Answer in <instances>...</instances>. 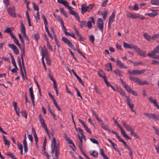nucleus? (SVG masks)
Wrapping results in <instances>:
<instances>
[{
  "mask_svg": "<svg viewBox=\"0 0 159 159\" xmlns=\"http://www.w3.org/2000/svg\"><path fill=\"white\" fill-rule=\"evenodd\" d=\"M51 147L52 153L53 154L54 151L55 152V158H54L52 159H58L59 156L60 155L59 144V143H56V139L54 137L52 139Z\"/></svg>",
  "mask_w": 159,
  "mask_h": 159,
  "instance_id": "obj_1",
  "label": "nucleus"
},
{
  "mask_svg": "<svg viewBox=\"0 0 159 159\" xmlns=\"http://www.w3.org/2000/svg\"><path fill=\"white\" fill-rule=\"evenodd\" d=\"M94 5L92 4H89L88 6L86 7V5L83 4L81 5V10L82 13L84 14L86 11H90L93 8Z\"/></svg>",
  "mask_w": 159,
  "mask_h": 159,
  "instance_id": "obj_2",
  "label": "nucleus"
},
{
  "mask_svg": "<svg viewBox=\"0 0 159 159\" xmlns=\"http://www.w3.org/2000/svg\"><path fill=\"white\" fill-rule=\"evenodd\" d=\"M146 70L143 69L141 70H134L132 71L130 70H128V73L132 75H140L145 73Z\"/></svg>",
  "mask_w": 159,
  "mask_h": 159,
  "instance_id": "obj_3",
  "label": "nucleus"
},
{
  "mask_svg": "<svg viewBox=\"0 0 159 159\" xmlns=\"http://www.w3.org/2000/svg\"><path fill=\"white\" fill-rule=\"evenodd\" d=\"M143 114L145 116L152 119L157 120H159V115L158 114H156L151 113H144Z\"/></svg>",
  "mask_w": 159,
  "mask_h": 159,
  "instance_id": "obj_4",
  "label": "nucleus"
},
{
  "mask_svg": "<svg viewBox=\"0 0 159 159\" xmlns=\"http://www.w3.org/2000/svg\"><path fill=\"white\" fill-rule=\"evenodd\" d=\"M98 28L102 32L103 29L104 25L102 20L100 18H98L97 22Z\"/></svg>",
  "mask_w": 159,
  "mask_h": 159,
  "instance_id": "obj_5",
  "label": "nucleus"
},
{
  "mask_svg": "<svg viewBox=\"0 0 159 159\" xmlns=\"http://www.w3.org/2000/svg\"><path fill=\"white\" fill-rule=\"evenodd\" d=\"M62 40L66 44H67L70 48H72L74 47L71 42L66 38L62 37Z\"/></svg>",
  "mask_w": 159,
  "mask_h": 159,
  "instance_id": "obj_6",
  "label": "nucleus"
},
{
  "mask_svg": "<svg viewBox=\"0 0 159 159\" xmlns=\"http://www.w3.org/2000/svg\"><path fill=\"white\" fill-rule=\"evenodd\" d=\"M135 50L138 54L141 56L145 57L146 56L145 52L142 50L137 46L135 48Z\"/></svg>",
  "mask_w": 159,
  "mask_h": 159,
  "instance_id": "obj_7",
  "label": "nucleus"
},
{
  "mask_svg": "<svg viewBox=\"0 0 159 159\" xmlns=\"http://www.w3.org/2000/svg\"><path fill=\"white\" fill-rule=\"evenodd\" d=\"M121 123L127 131L130 132L133 130L131 126L128 125L124 120H121Z\"/></svg>",
  "mask_w": 159,
  "mask_h": 159,
  "instance_id": "obj_8",
  "label": "nucleus"
},
{
  "mask_svg": "<svg viewBox=\"0 0 159 159\" xmlns=\"http://www.w3.org/2000/svg\"><path fill=\"white\" fill-rule=\"evenodd\" d=\"M25 47L24 46H22V47H21L20 48V49L21 51V58L22 60V63L23 64V67L24 68V70L25 72V70L24 68V59L23 58V56H25Z\"/></svg>",
  "mask_w": 159,
  "mask_h": 159,
  "instance_id": "obj_9",
  "label": "nucleus"
},
{
  "mask_svg": "<svg viewBox=\"0 0 159 159\" xmlns=\"http://www.w3.org/2000/svg\"><path fill=\"white\" fill-rule=\"evenodd\" d=\"M120 81L121 83L125 89L128 92H130L132 91V89L131 88L129 87L126 83L123 81V80L121 79H120Z\"/></svg>",
  "mask_w": 159,
  "mask_h": 159,
  "instance_id": "obj_10",
  "label": "nucleus"
},
{
  "mask_svg": "<svg viewBox=\"0 0 159 159\" xmlns=\"http://www.w3.org/2000/svg\"><path fill=\"white\" fill-rule=\"evenodd\" d=\"M151 11L152 12L150 13H146L145 15L151 17H153L158 15V13L157 12V10H154L151 9Z\"/></svg>",
  "mask_w": 159,
  "mask_h": 159,
  "instance_id": "obj_11",
  "label": "nucleus"
},
{
  "mask_svg": "<svg viewBox=\"0 0 159 159\" xmlns=\"http://www.w3.org/2000/svg\"><path fill=\"white\" fill-rule=\"evenodd\" d=\"M123 44L124 47L126 48H133L135 50V48L136 47V46H134L132 44H128L125 42H123Z\"/></svg>",
  "mask_w": 159,
  "mask_h": 159,
  "instance_id": "obj_12",
  "label": "nucleus"
},
{
  "mask_svg": "<svg viewBox=\"0 0 159 159\" xmlns=\"http://www.w3.org/2000/svg\"><path fill=\"white\" fill-rule=\"evenodd\" d=\"M90 19L91 20L88 21L87 23V26L88 28L89 29L92 28V23L93 24H95V21L93 17H91L90 18Z\"/></svg>",
  "mask_w": 159,
  "mask_h": 159,
  "instance_id": "obj_13",
  "label": "nucleus"
},
{
  "mask_svg": "<svg viewBox=\"0 0 159 159\" xmlns=\"http://www.w3.org/2000/svg\"><path fill=\"white\" fill-rule=\"evenodd\" d=\"M116 65L121 68H127L126 66L120 61L117 60L116 61Z\"/></svg>",
  "mask_w": 159,
  "mask_h": 159,
  "instance_id": "obj_14",
  "label": "nucleus"
},
{
  "mask_svg": "<svg viewBox=\"0 0 159 159\" xmlns=\"http://www.w3.org/2000/svg\"><path fill=\"white\" fill-rule=\"evenodd\" d=\"M127 16L128 17L131 18L132 19H135L139 18L140 17L136 14H134L130 12H128Z\"/></svg>",
  "mask_w": 159,
  "mask_h": 159,
  "instance_id": "obj_15",
  "label": "nucleus"
},
{
  "mask_svg": "<svg viewBox=\"0 0 159 159\" xmlns=\"http://www.w3.org/2000/svg\"><path fill=\"white\" fill-rule=\"evenodd\" d=\"M3 3L7 8V11L9 14L10 13V4L9 0H4Z\"/></svg>",
  "mask_w": 159,
  "mask_h": 159,
  "instance_id": "obj_16",
  "label": "nucleus"
},
{
  "mask_svg": "<svg viewBox=\"0 0 159 159\" xmlns=\"http://www.w3.org/2000/svg\"><path fill=\"white\" fill-rule=\"evenodd\" d=\"M13 106L16 114L17 115H19V114L20 113V109L17 105V103L14 102L13 103Z\"/></svg>",
  "mask_w": 159,
  "mask_h": 159,
  "instance_id": "obj_17",
  "label": "nucleus"
},
{
  "mask_svg": "<svg viewBox=\"0 0 159 159\" xmlns=\"http://www.w3.org/2000/svg\"><path fill=\"white\" fill-rule=\"evenodd\" d=\"M11 48L13 50L15 54L17 55L19 54V51L15 45L14 44H11Z\"/></svg>",
  "mask_w": 159,
  "mask_h": 159,
  "instance_id": "obj_18",
  "label": "nucleus"
},
{
  "mask_svg": "<svg viewBox=\"0 0 159 159\" xmlns=\"http://www.w3.org/2000/svg\"><path fill=\"white\" fill-rule=\"evenodd\" d=\"M133 81L135 82L138 83L140 85H143L144 84H146V81H142L136 77H135Z\"/></svg>",
  "mask_w": 159,
  "mask_h": 159,
  "instance_id": "obj_19",
  "label": "nucleus"
},
{
  "mask_svg": "<svg viewBox=\"0 0 159 159\" xmlns=\"http://www.w3.org/2000/svg\"><path fill=\"white\" fill-rule=\"evenodd\" d=\"M148 100L151 103L153 104L158 109H159V106H158V103H157V101L156 100L152 99L151 97L149 98Z\"/></svg>",
  "mask_w": 159,
  "mask_h": 159,
  "instance_id": "obj_20",
  "label": "nucleus"
},
{
  "mask_svg": "<svg viewBox=\"0 0 159 159\" xmlns=\"http://www.w3.org/2000/svg\"><path fill=\"white\" fill-rule=\"evenodd\" d=\"M41 51L42 58L44 59V57H45L46 58L47 57H49V53L47 50L44 51L43 49H42Z\"/></svg>",
  "mask_w": 159,
  "mask_h": 159,
  "instance_id": "obj_21",
  "label": "nucleus"
},
{
  "mask_svg": "<svg viewBox=\"0 0 159 159\" xmlns=\"http://www.w3.org/2000/svg\"><path fill=\"white\" fill-rule=\"evenodd\" d=\"M98 74L100 77L103 79L105 82L106 80H107L105 74L102 71H100L98 72Z\"/></svg>",
  "mask_w": 159,
  "mask_h": 159,
  "instance_id": "obj_22",
  "label": "nucleus"
},
{
  "mask_svg": "<svg viewBox=\"0 0 159 159\" xmlns=\"http://www.w3.org/2000/svg\"><path fill=\"white\" fill-rule=\"evenodd\" d=\"M114 11H114L110 16L109 19V22H113L114 21L115 17V15L114 13Z\"/></svg>",
  "mask_w": 159,
  "mask_h": 159,
  "instance_id": "obj_23",
  "label": "nucleus"
},
{
  "mask_svg": "<svg viewBox=\"0 0 159 159\" xmlns=\"http://www.w3.org/2000/svg\"><path fill=\"white\" fill-rule=\"evenodd\" d=\"M108 141L111 143V145L113 148L116 151H118L119 152V151L118 150L117 148V146L113 142H112L110 139H107Z\"/></svg>",
  "mask_w": 159,
  "mask_h": 159,
  "instance_id": "obj_24",
  "label": "nucleus"
},
{
  "mask_svg": "<svg viewBox=\"0 0 159 159\" xmlns=\"http://www.w3.org/2000/svg\"><path fill=\"white\" fill-rule=\"evenodd\" d=\"M41 124L42 127L44 128V130L48 134L49 137H50L48 129V128L47 127L46 125L44 122H42V123H41Z\"/></svg>",
  "mask_w": 159,
  "mask_h": 159,
  "instance_id": "obj_25",
  "label": "nucleus"
},
{
  "mask_svg": "<svg viewBox=\"0 0 159 159\" xmlns=\"http://www.w3.org/2000/svg\"><path fill=\"white\" fill-rule=\"evenodd\" d=\"M80 25L81 28H82L84 27H86L87 26V22L85 20H83L80 21Z\"/></svg>",
  "mask_w": 159,
  "mask_h": 159,
  "instance_id": "obj_26",
  "label": "nucleus"
},
{
  "mask_svg": "<svg viewBox=\"0 0 159 159\" xmlns=\"http://www.w3.org/2000/svg\"><path fill=\"white\" fill-rule=\"evenodd\" d=\"M117 91L123 96L125 97L126 95L125 91L121 88H118L117 89Z\"/></svg>",
  "mask_w": 159,
  "mask_h": 159,
  "instance_id": "obj_27",
  "label": "nucleus"
},
{
  "mask_svg": "<svg viewBox=\"0 0 159 159\" xmlns=\"http://www.w3.org/2000/svg\"><path fill=\"white\" fill-rule=\"evenodd\" d=\"M143 36L144 38L148 41H150L151 40H152V37L146 33H144Z\"/></svg>",
  "mask_w": 159,
  "mask_h": 159,
  "instance_id": "obj_28",
  "label": "nucleus"
},
{
  "mask_svg": "<svg viewBox=\"0 0 159 159\" xmlns=\"http://www.w3.org/2000/svg\"><path fill=\"white\" fill-rule=\"evenodd\" d=\"M18 65L20 67V70L21 73L22 77L24 78V73L22 70V68L21 63L20 60V59L18 60Z\"/></svg>",
  "mask_w": 159,
  "mask_h": 159,
  "instance_id": "obj_29",
  "label": "nucleus"
},
{
  "mask_svg": "<svg viewBox=\"0 0 159 159\" xmlns=\"http://www.w3.org/2000/svg\"><path fill=\"white\" fill-rule=\"evenodd\" d=\"M30 92V96L31 98H34V92L33 89V87L31 86L30 87L29 89Z\"/></svg>",
  "mask_w": 159,
  "mask_h": 159,
  "instance_id": "obj_30",
  "label": "nucleus"
},
{
  "mask_svg": "<svg viewBox=\"0 0 159 159\" xmlns=\"http://www.w3.org/2000/svg\"><path fill=\"white\" fill-rule=\"evenodd\" d=\"M100 150V154L104 159H109L107 156L105 154L104 152L102 149H101Z\"/></svg>",
  "mask_w": 159,
  "mask_h": 159,
  "instance_id": "obj_31",
  "label": "nucleus"
},
{
  "mask_svg": "<svg viewBox=\"0 0 159 159\" xmlns=\"http://www.w3.org/2000/svg\"><path fill=\"white\" fill-rule=\"evenodd\" d=\"M15 8L14 7H12L11 9V16L13 17H15L16 15L15 12Z\"/></svg>",
  "mask_w": 159,
  "mask_h": 159,
  "instance_id": "obj_32",
  "label": "nucleus"
},
{
  "mask_svg": "<svg viewBox=\"0 0 159 159\" xmlns=\"http://www.w3.org/2000/svg\"><path fill=\"white\" fill-rule=\"evenodd\" d=\"M90 154L95 157H97L98 156V153L97 152L95 151H93L89 152Z\"/></svg>",
  "mask_w": 159,
  "mask_h": 159,
  "instance_id": "obj_33",
  "label": "nucleus"
},
{
  "mask_svg": "<svg viewBox=\"0 0 159 159\" xmlns=\"http://www.w3.org/2000/svg\"><path fill=\"white\" fill-rule=\"evenodd\" d=\"M53 16L58 20L60 21V23L63 22L62 18L59 15H56L55 14H54Z\"/></svg>",
  "mask_w": 159,
  "mask_h": 159,
  "instance_id": "obj_34",
  "label": "nucleus"
},
{
  "mask_svg": "<svg viewBox=\"0 0 159 159\" xmlns=\"http://www.w3.org/2000/svg\"><path fill=\"white\" fill-rule=\"evenodd\" d=\"M101 126L102 127L106 130H107L109 133L111 132V130L108 128L103 123H102L101 124Z\"/></svg>",
  "mask_w": 159,
  "mask_h": 159,
  "instance_id": "obj_35",
  "label": "nucleus"
},
{
  "mask_svg": "<svg viewBox=\"0 0 159 159\" xmlns=\"http://www.w3.org/2000/svg\"><path fill=\"white\" fill-rule=\"evenodd\" d=\"M11 57L12 59V64L16 68V69L18 70V67L16 66V63L15 60L13 56H11Z\"/></svg>",
  "mask_w": 159,
  "mask_h": 159,
  "instance_id": "obj_36",
  "label": "nucleus"
},
{
  "mask_svg": "<svg viewBox=\"0 0 159 159\" xmlns=\"http://www.w3.org/2000/svg\"><path fill=\"white\" fill-rule=\"evenodd\" d=\"M66 141H67L68 143L69 144H72L73 145V147L74 148H75V145H74V144L73 142H72V141L71 139L69 137H68L66 136Z\"/></svg>",
  "mask_w": 159,
  "mask_h": 159,
  "instance_id": "obj_37",
  "label": "nucleus"
},
{
  "mask_svg": "<svg viewBox=\"0 0 159 159\" xmlns=\"http://www.w3.org/2000/svg\"><path fill=\"white\" fill-rule=\"evenodd\" d=\"M151 3L153 5L159 6V0H153L151 2Z\"/></svg>",
  "mask_w": 159,
  "mask_h": 159,
  "instance_id": "obj_38",
  "label": "nucleus"
},
{
  "mask_svg": "<svg viewBox=\"0 0 159 159\" xmlns=\"http://www.w3.org/2000/svg\"><path fill=\"white\" fill-rule=\"evenodd\" d=\"M18 35L21 42L22 43V46L25 47V42L21 35L20 34H18Z\"/></svg>",
  "mask_w": 159,
  "mask_h": 159,
  "instance_id": "obj_39",
  "label": "nucleus"
},
{
  "mask_svg": "<svg viewBox=\"0 0 159 159\" xmlns=\"http://www.w3.org/2000/svg\"><path fill=\"white\" fill-rule=\"evenodd\" d=\"M60 10L61 12L66 16V18L68 17V15L66 12V11L64 10V9L63 8H60Z\"/></svg>",
  "mask_w": 159,
  "mask_h": 159,
  "instance_id": "obj_40",
  "label": "nucleus"
},
{
  "mask_svg": "<svg viewBox=\"0 0 159 159\" xmlns=\"http://www.w3.org/2000/svg\"><path fill=\"white\" fill-rule=\"evenodd\" d=\"M105 83L106 84L107 86L111 87L114 91H116V90L114 88V87L110 83V82H108V81H107V80H106Z\"/></svg>",
  "mask_w": 159,
  "mask_h": 159,
  "instance_id": "obj_41",
  "label": "nucleus"
},
{
  "mask_svg": "<svg viewBox=\"0 0 159 159\" xmlns=\"http://www.w3.org/2000/svg\"><path fill=\"white\" fill-rule=\"evenodd\" d=\"M94 89L95 90L96 93L97 94H102L101 91L96 87V85H94Z\"/></svg>",
  "mask_w": 159,
  "mask_h": 159,
  "instance_id": "obj_42",
  "label": "nucleus"
},
{
  "mask_svg": "<svg viewBox=\"0 0 159 159\" xmlns=\"http://www.w3.org/2000/svg\"><path fill=\"white\" fill-rule=\"evenodd\" d=\"M114 72L116 75H119L120 76H122L121 72L119 70L116 69L114 70Z\"/></svg>",
  "mask_w": 159,
  "mask_h": 159,
  "instance_id": "obj_43",
  "label": "nucleus"
},
{
  "mask_svg": "<svg viewBox=\"0 0 159 159\" xmlns=\"http://www.w3.org/2000/svg\"><path fill=\"white\" fill-rule=\"evenodd\" d=\"M20 30L21 33L25 32V28L24 25L23 24V23L22 22L21 23Z\"/></svg>",
  "mask_w": 159,
  "mask_h": 159,
  "instance_id": "obj_44",
  "label": "nucleus"
},
{
  "mask_svg": "<svg viewBox=\"0 0 159 159\" xmlns=\"http://www.w3.org/2000/svg\"><path fill=\"white\" fill-rule=\"evenodd\" d=\"M121 131V132L122 134L124 137L128 139H130V138L129 136H128L127 134L125 133V132L123 130V129H122Z\"/></svg>",
  "mask_w": 159,
  "mask_h": 159,
  "instance_id": "obj_45",
  "label": "nucleus"
},
{
  "mask_svg": "<svg viewBox=\"0 0 159 159\" xmlns=\"http://www.w3.org/2000/svg\"><path fill=\"white\" fill-rule=\"evenodd\" d=\"M42 19L44 21V23L45 25H48V22L46 18L45 15L43 14L42 16Z\"/></svg>",
  "mask_w": 159,
  "mask_h": 159,
  "instance_id": "obj_46",
  "label": "nucleus"
},
{
  "mask_svg": "<svg viewBox=\"0 0 159 159\" xmlns=\"http://www.w3.org/2000/svg\"><path fill=\"white\" fill-rule=\"evenodd\" d=\"M21 114L22 116L25 117V119H27V115L25 110H23L21 111Z\"/></svg>",
  "mask_w": 159,
  "mask_h": 159,
  "instance_id": "obj_47",
  "label": "nucleus"
},
{
  "mask_svg": "<svg viewBox=\"0 0 159 159\" xmlns=\"http://www.w3.org/2000/svg\"><path fill=\"white\" fill-rule=\"evenodd\" d=\"M108 12L107 11H105L103 13H102V16L104 20H105L107 16Z\"/></svg>",
  "mask_w": 159,
  "mask_h": 159,
  "instance_id": "obj_48",
  "label": "nucleus"
},
{
  "mask_svg": "<svg viewBox=\"0 0 159 159\" xmlns=\"http://www.w3.org/2000/svg\"><path fill=\"white\" fill-rule=\"evenodd\" d=\"M157 53V52H156L153 50L150 53H148V56L149 57H151Z\"/></svg>",
  "mask_w": 159,
  "mask_h": 159,
  "instance_id": "obj_49",
  "label": "nucleus"
},
{
  "mask_svg": "<svg viewBox=\"0 0 159 159\" xmlns=\"http://www.w3.org/2000/svg\"><path fill=\"white\" fill-rule=\"evenodd\" d=\"M91 141L93 143L98 144V141L96 139L94 138H91L90 139Z\"/></svg>",
  "mask_w": 159,
  "mask_h": 159,
  "instance_id": "obj_50",
  "label": "nucleus"
},
{
  "mask_svg": "<svg viewBox=\"0 0 159 159\" xmlns=\"http://www.w3.org/2000/svg\"><path fill=\"white\" fill-rule=\"evenodd\" d=\"M14 42L20 48V47H21V44L19 43L18 40L17 39V38L15 39L14 40Z\"/></svg>",
  "mask_w": 159,
  "mask_h": 159,
  "instance_id": "obj_51",
  "label": "nucleus"
},
{
  "mask_svg": "<svg viewBox=\"0 0 159 159\" xmlns=\"http://www.w3.org/2000/svg\"><path fill=\"white\" fill-rule=\"evenodd\" d=\"M152 37V40H154L157 39L159 38V34H156L153 35Z\"/></svg>",
  "mask_w": 159,
  "mask_h": 159,
  "instance_id": "obj_52",
  "label": "nucleus"
},
{
  "mask_svg": "<svg viewBox=\"0 0 159 159\" xmlns=\"http://www.w3.org/2000/svg\"><path fill=\"white\" fill-rule=\"evenodd\" d=\"M34 39L37 42H38V40L39 38V36L38 33H37L34 35Z\"/></svg>",
  "mask_w": 159,
  "mask_h": 159,
  "instance_id": "obj_53",
  "label": "nucleus"
},
{
  "mask_svg": "<svg viewBox=\"0 0 159 159\" xmlns=\"http://www.w3.org/2000/svg\"><path fill=\"white\" fill-rule=\"evenodd\" d=\"M54 104L55 105V107L60 111H61V108L59 107V106L58 105L57 103L56 102V101L55 100V101H53Z\"/></svg>",
  "mask_w": 159,
  "mask_h": 159,
  "instance_id": "obj_54",
  "label": "nucleus"
},
{
  "mask_svg": "<svg viewBox=\"0 0 159 159\" xmlns=\"http://www.w3.org/2000/svg\"><path fill=\"white\" fill-rule=\"evenodd\" d=\"M33 8L35 10H36L37 11H39V7H38L35 4L34 2L33 3Z\"/></svg>",
  "mask_w": 159,
  "mask_h": 159,
  "instance_id": "obj_55",
  "label": "nucleus"
},
{
  "mask_svg": "<svg viewBox=\"0 0 159 159\" xmlns=\"http://www.w3.org/2000/svg\"><path fill=\"white\" fill-rule=\"evenodd\" d=\"M89 40L91 42L93 43L94 40V37L93 35H90L89 37Z\"/></svg>",
  "mask_w": 159,
  "mask_h": 159,
  "instance_id": "obj_56",
  "label": "nucleus"
},
{
  "mask_svg": "<svg viewBox=\"0 0 159 159\" xmlns=\"http://www.w3.org/2000/svg\"><path fill=\"white\" fill-rule=\"evenodd\" d=\"M130 133L131 135L134 137H136L137 138H139V136H138L137 134L134 132V129L130 132Z\"/></svg>",
  "mask_w": 159,
  "mask_h": 159,
  "instance_id": "obj_57",
  "label": "nucleus"
},
{
  "mask_svg": "<svg viewBox=\"0 0 159 159\" xmlns=\"http://www.w3.org/2000/svg\"><path fill=\"white\" fill-rule=\"evenodd\" d=\"M37 16H34L35 18H36V20L37 21H38V20L40 19V15H39V11H37Z\"/></svg>",
  "mask_w": 159,
  "mask_h": 159,
  "instance_id": "obj_58",
  "label": "nucleus"
},
{
  "mask_svg": "<svg viewBox=\"0 0 159 159\" xmlns=\"http://www.w3.org/2000/svg\"><path fill=\"white\" fill-rule=\"evenodd\" d=\"M84 127L87 132L89 133V134H91L92 133L91 131L86 125H85Z\"/></svg>",
  "mask_w": 159,
  "mask_h": 159,
  "instance_id": "obj_59",
  "label": "nucleus"
},
{
  "mask_svg": "<svg viewBox=\"0 0 159 159\" xmlns=\"http://www.w3.org/2000/svg\"><path fill=\"white\" fill-rule=\"evenodd\" d=\"M24 2L26 4V7L29 10H30V8L29 7V4L30 2L27 0H24Z\"/></svg>",
  "mask_w": 159,
  "mask_h": 159,
  "instance_id": "obj_60",
  "label": "nucleus"
},
{
  "mask_svg": "<svg viewBox=\"0 0 159 159\" xmlns=\"http://www.w3.org/2000/svg\"><path fill=\"white\" fill-rule=\"evenodd\" d=\"M122 143L124 144V146L125 148L127 149L128 150L130 149V148L128 146L127 143L125 141H124Z\"/></svg>",
  "mask_w": 159,
  "mask_h": 159,
  "instance_id": "obj_61",
  "label": "nucleus"
},
{
  "mask_svg": "<svg viewBox=\"0 0 159 159\" xmlns=\"http://www.w3.org/2000/svg\"><path fill=\"white\" fill-rule=\"evenodd\" d=\"M122 143L124 144V146L125 148L127 149L128 150L130 149V148L128 146L127 143L125 141H124Z\"/></svg>",
  "mask_w": 159,
  "mask_h": 159,
  "instance_id": "obj_62",
  "label": "nucleus"
},
{
  "mask_svg": "<svg viewBox=\"0 0 159 159\" xmlns=\"http://www.w3.org/2000/svg\"><path fill=\"white\" fill-rule=\"evenodd\" d=\"M122 143L124 144V146L125 148L127 149L128 150L130 149V148L128 146L127 143L125 141H124Z\"/></svg>",
  "mask_w": 159,
  "mask_h": 159,
  "instance_id": "obj_63",
  "label": "nucleus"
},
{
  "mask_svg": "<svg viewBox=\"0 0 159 159\" xmlns=\"http://www.w3.org/2000/svg\"><path fill=\"white\" fill-rule=\"evenodd\" d=\"M122 143L124 144V146L125 148L127 149L128 150L130 149V148L128 146L127 143L125 141H124Z\"/></svg>",
  "mask_w": 159,
  "mask_h": 159,
  "instance_id": "obj_64",
  "label": "nucleus"
}]
</instances>
